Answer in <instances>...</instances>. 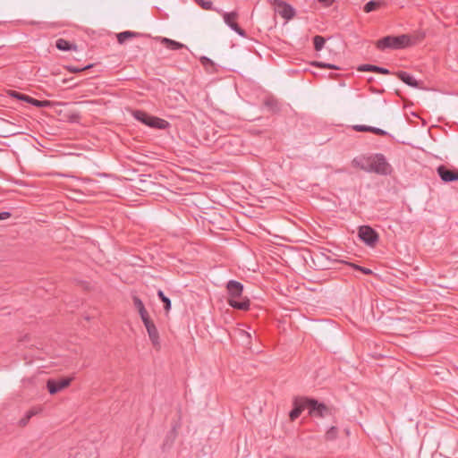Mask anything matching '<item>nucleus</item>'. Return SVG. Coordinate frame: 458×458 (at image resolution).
I'll use <instances>...</instances> for the list:
<instances>
[{
  "label": "nucleus",
  "instance_id": "f257e3e1",
  "mask_svg": "<svg viewBox=\"0 0 458 458\" xmlns=\"http://www.w3.org/2000/svg\"><path fill=\"white\" fill-rule=\"evenodd\" d=\"M411 45V38L408 35L386 36L377 40V47L379 50H385L386 48L392 49H403Z\"/></svg>",
  "mask_w": 458,
  "mask_h": 458
},
{
  "label": "nucleus",
  "instance_id": "f03ea898",
  "mask_svg": "<svg viewBox=\"0 0 458 458\" xmlns=\"http://www.w3.org/2000/svg\"><path fill=\"white\" fill-rule=\"evenodd\" d=\"M369 164V173H375L380 175H388L393 171L392 165L381 153L371 154Z\"/></svg>",
  "mask_w": 458,
  "mask_h": 458
},
{
  "label": "nucleus",
  "instance_id": "7ed1b4c3",
  "mask_svg": "<svg viewBox=\"0 0 458 458\" xmlns=\"http://www.w3.org/2000/svg\"><path fill=\"white\" fill-rule=\"evenodd\" d=\"M133 117L140 121V123H144L145 125H148L150 128L155 129H166L169 127V123L162 118H158L156 116L149 115L144 111L136 110L133 113Z\"/></svg>",
  "mask_w": 458,
  "mask_h": 458
},
{
  "label": "nucleus",
  "instance_id": "20e7f679",
  "mask_svg": "<svg viewBox=\"0 0 458 458\" xmlns=\"http://www.w3.org/2000/svg\"><path fill=\"white\" fill-rule=\"evenodd\" d=\"M358 234L360 239L370 247H374L379 240L378 233L369 225L360 226Z\"/></svg>",
  "mask_w": 458,
  "mask_h": 458
},
{
  "label": "nucleus",
  "instance_id": "39448f33",
  "mask_svg": "<svg viewBox=\"0 0 458 458\" xmlns=\"http://www.w3.org/2000/svg\"><path fill=\"white\" fill-rule=\"evenodd\" d=\"M223 16L225 23L230 27L233 31H235L238 35L241 37H247L246 32L244 30H242L236 22L235 21L239 17V13L236 11L231 12V13H225L221 10V13Z\"/></svg>",
  "mask_w": 458,
  "mask_h": 458
},
{
  "label": "nucleus",
  "instance_id": "423d86ee",
  "mask_svg": "<svg viewBox=\"0 0 458 458\" xmlns=\"http://www.w3.org/2000/svg\"><path fill=\"white\" fill-rule=\"evenodd\" d=\"M310 404L309 413L310 416L324 418L331 415V409L322 403H318L315 399L310 398L308 403Z\"/></svg>",
  "mask_w": 458,
  "mask_h": 458
},
{
  "label": "nucleus",
  "instance_id": "0eeeda50",
  "mask_svg": "<svg viewBox=\"0 0 458 458\" xmlns=\"http://www.w3.org/2000/svg\"><path fill=\"white\" fill-rule=\"evenodd\" d=\"M310 398L307 397H296L293 400V408L289 413L290 420L294 421L301 413L305 410H310V404L308 403Z\"/></svg>",
  "mask_w": 458,
  "mask_h": 458
},
{
  "label": "nucleus",
  "instance_id": "6e6552de",
  "mask_svg": "<svg viewBox=\"0 0 458 458\" xmlns=\"http://www.w3.org/2000/svg\"><path fill=\"white\" fill-rule=\"evenodd\" d=\"M72 377H64L58 380L48 379L47 387L51 394H55L70 386Z\"/></svg>",
  "mask_w": 458,
  "mask_h": 458
},
{
  "label": "nucleus",
  "instance_id": "1a4fd4ad",
  "mask_svg": "<svg viewBox=\"0 0 458 458\" xmlns=\"http://www.w3.org/2000/svg\"><path fill=\"white\" fill-rule=\"evenodd\" d=\"M226 290L229 295V299H238L243 297V284L238 281H228L226 284Z\"/></svg>",
  "mask_w": 458,
  "mask_h": 458
},
{
  "label": "nucleus",
  "instance_id": "9d476101",
  "mask_svg": "<svg viewBox=\"0 0 458 458\" xmlns=\"http://www.w3.org/2000/svg\"><path fill=\"white\" fill-rule=\"evenodd\" d=\"M144 326L147 329L148 337H149L152 344L154 345V347H156V348L159 347L160 346L159 333H158V330H157L156 325L154 324V322L152 320L147 321L144 324Z\"/></svg>",
  "mask_w": 458,
  "mask_h": 458
},
{
  "label": "nucleus",
  "instance_id": "9b49d317",
  "mask_svg": "<svg viewBox=\"0 0 458 458\" xmlns=\"http://www.w3.org/2000/svg\"><path fill=\"white\" fill-rule=\"evenodd\" d=\"M437 174L442 179V181L445 182H451L454 181H458V171L451 170L446 168L444 165H440L437 168Z\"/></svg>",
  "mask_w": 458,
  "mask_h": 458
},
{
  "label": "nucleus",
  "instance_id": "f8f14e48",
  "mask_svg": "<svg viewBox=\"0 0 458 458\" xmlns=\"http://www.w3.org/2000/svg\"><path fill=\"white\" fill-rule=\"evenodd\" d=\"M370 155L359 156L352 159V165L353 167L360 168L365 172L369 173Z\"/></svg>",
  "mask_w": 458,
  "mask_h": 458
},
{
  "label": "nucleus",
  "instance_id": "ddd939ff",
  "mask_svg": "<svg viewBox=\"0 0 458 458\" xmlns=\"http://www.w3.org/2000/svg\"><path fill=\"white\" fill-rule=\"evenodd\" d=\"M228 304L233 309L247 310L250 308V300L247 297L238 299H228Z\"/></svg>",
  "mask_w": 458,
  "mask_h": 458
},
{
  "label": "nucleus",
  "instance_id": "4468645a",
  "mask_svg": "<svg viewBox=\"0 0 458 458\" xmlns=\"http://www.w3.org/2000/svg\"><path fill=\"white\" fill-rule=\"evenodd\" d=\"M278 7L280 8L278 12L282 17L289 20L294 16L293 8L284 2H278Z\"/></svg>",
  "mask_w": 458,
  "mask_h": 458
},
{
  "label": "nucleus",
  "instance_id": "2eb2a0df",
  "mask_svg": "<svg viewBox=\"0 0 458 458\" xmlns=\"http://www.w3.org/2000/svg\"><path fill=\"white\" fill-rule=\"evenodd\" d=\"M358 71H360V72H375L382 73V74H390L389 70L383 68V67L377 66V65H373V64H361L358 67Z\"/></svg>",
  "mask_w": 458,
  "mask_h": 458
},
{
  "label": "nucleus",
  "instance_id": "dca6fc26",
  "mask_svg": "<svg viewBox=\"0 0 458 458\" xmlns=\"http://www.w3.org/2000/svg\"><path fill=\"white\" fill-rule=\"evenodd\" d=\"M397 77L403 82H404L405 84H407L411 87L417 88L419 86V82L414 79V77L406 72H403V71L398 72Z\"/></svg>",
  "mask_w": 458,
  "mask_h": 458
},
{
  "label": "nucleus",
  "instance_id": "f3484780",
  "mask_svg": "<svg viewBox=\"0 0 458 458\" xmlns=\"http://www.w3.org/2000/svg\"><path fill=\"white\" fill-rule=\"evenodd\" d=\"M161 43L168 49L170 50H179V49H182V48H188L185 45L180 43V42H177L175 40H173L171 38H162L161 39Z\"/></svg>",
  "mask_w": 458,
  "mask_h": 458
},
{
  "label": "nucleus",
  "instance_id": "a211bd4d",
  "mask_svg": "<svg viewBox=\"0 0 458 458\" xmlns=\"http://www.w3.org/2000/svg\"><path fill=\"white\" fill-rule=\"evenodd\" d=\"M55 47L61 51L76 50L77 47L64 38H58L55 41Z\"/></svg>",
  "mask_w": 458,
  "mask_h": 458
},
{
  "label": "nucleus",
  "instance_id": "6ab92c4d",
  "mask_svg": "<svg viewBox=\"0 0 458 458\" xmlns=\"http://www.w3.org/2000/svg\"><path fill=\"white\" fill-rule=\"evenodd\" d=\"M234 334L240 336L242 339L243 344H249L250 343L251 335L250 332L246 331L244 328L239 327L234 329Z\"/></svg>",
  "mask_w": 458,
  "mask_h": 458
},
{
  "label": "nucleus",
  "instance_id": "aec40b11",
  "mask_svg": "<svg viewBox=\"0 0 458 458\" xmlns=\"http://www.w3.org/2000/svg\"><path fill=\"white\" fill-rule=\"evenodd\" d=\"M265 106L272 111V112H277L279 111V103L274 97H267L264 100Z\"/></svg>",
  "mask_w": 458,
  "mask_h": 458
},
{
  "label": "nucleus",
  "instance_id": "412c9836",
  "mask_svg": "<svg viewBox=\"0 0 458 458\" xmlns=\"http://www.w3.org/2000/svg\"><path fill=\"white\" fill-rule=\"evenodd\" d=\"M196 4L199 5L202 9L207 11H215L217 13H221V10L215 8L213 6V3L209 0H195Z\"/></svg>",
  "mask_w": 458,
  "mask_h": 458
},
{
  "label": "nucleus",
  "instance_id": "4be33fe9",
  "mask_svg": "<svg viewBox=\"0 0 458 458\" xmlns=\"http://www.w3.org/2000/svg\"><path fill=\"white\" fill-rule=\"evenodd\" d=\"M140 34L134 31H123L117 34V40L120 44H123L127 39L138 37Z\"/></svg>",
  "mask_w": 458,
  "mask_h": 458
},
{
  "label": "nucleus",
  "instance_id": "5701e85b",
  "mask_svg": "<svg viewBox=\"0 0 458 458\" xmlns=\"http://www.w3.org/2000/svg\"><path fill=\"white\" fill-rule=\"evenodd\" d=\"M382 4H383V2L371 0L364 5L363 10L365 13H370V12L377 9L378 7H380Z\"/></svg>",
  "mask_w": 458,
  "mask_h": 458
},
{
  "label": "nucleus",
  "instance_id": "b1692460",
  "mask_svg": "<svg viewBox=\"0 0 458 458\" xmlns=\"http://www.w3.org/2000/svg\"><path fill=\"white\" fill-rule=\"evenodd\" d=\"M157 296L161 300V301L164 303V309L165 311H169L171 309V301L168 297H166L163 291L159 290L157 292Z\"/></svg>",
  "mask_w": 458,
  "mask_h": 458
},
{
  "label": "nucleus",
  "instance_id": "393cba45",
  "mask_svg": "<svg viewBox=\"0 0 458 458\" xmlns=\"http://www.w3.org/2000/svg\"><path fill=\"white\" fill-rule=\"evenodd\" d=\"M325 42H326V39L322 36H319V35L315 36L313 38V44H314L315 50L320 51L324 47Z\"/></svg>",
  "mask_w": 458,
  "mask_h": 458
},
{
  "label": "nucleus",
  "instance_id": "a878e982",
  "mask_svg": "<svg viewBox=\"0 0 458 458\" xmlns=\"http://www.w3.org/2000/svg\"><path fill=\"white\" fill-rule=\"evenodd\" d=\"M338 436V428L335 426L328 428V430L325 434V438L327 441L335 440Z\"/></svg>",
  "mask_w": 458,
  "mask_h": 458
},
{
  "label": "nucleus",
  "instance_id": "bb28decb",
  "mask_svg": "<svg viewBox=\"0 0 458 458\" xmlns=\"http://www.w3.org/2000/svg\"><path fill=\"white\" fill-rule=\"evenodd\" d=\"M30 104L36 107H50L52 103L49 100H38L31 98Z\"/></svg>",
  "mask_w": 458,
  "mask_h": 458
},
{
  "label": "nucleus",
  "instance_id": "cd10ccee",
  "mask_svg": "<svg viewBox=\"0 0 458 458\" xmlns=\"http://www.w3.org/2000/svg\"><path fill=\"white\" fill-rule=\"evenodd\" d=\"M92 66H93V64H89V65H86L84 67L67 65V66H65V69L67 71H69L70 72H72V73H78V72H81L82 71L88 70V69L91 68Z\"/></svg>",
  "mask_w": 458,
  "mask_h": 458
},
{
  "label": "nucleus",
  "instance_id": "c85d7f7f",
  "mask_svg": "<svg viewBox=\"0 0 458 458\" xmlns=\"http://www.w3.org/2000/svg\"><path fill=\"white\" fill-rule=\"evenodd\" d=\"M38 413V411L35 409H31L27 411L26 415L20 420V424L21 426H26L31 417Z\"/></svg>",
  "mask_w": 458,
  "mask_h": 458
},
{
  "label": "nucleus",
  "instance_id": "c756f323",
  "mask_svg": "<svg viewBox=\"0 0 458 458\" xmlns=\"http://www.w3.org/2000/svg\"><path fill=\"white\" fill-rule=\"evenodd\" d=\"M314 66H317V67H319V68H327V69H334V70H338L339 67L335 65V64H327V63H323V62H314L312 64Z\"/></svg>",
  "mask_w": 458,
  "mask_h": 458
},
{
  "label": "nucleus",
  "instance_id": "7c9ffc66",
  "mask_svg": "<svg viewBox=\"0 0 458 458\" xmlns=\"http://www.w3.org/2000/svg\"><path fill=\"white\" fill-rule=\"evenodd\" d=\"M138 311H139V314L140 316V318H141L143 324H145L147 321L151 320L145 307L140 310H138Z\"/></svg>",
  "mask_w": 458,
  "mask_h": 458
},
{
  "label": "nucleus",
  "instance_id": "2f4dec72",
  "mask_svg": "<svg viewBox=\"0 0 458 458\" xmlns=\"http://www.w3.org/2000/svg\"><path fill=\"white\" fill-rule=\"evenodd\" d=\"M138 311H139V314L140 316V318H141L143 324H145L147 321L151 320L145 307L140 310H138Z\"/></svg>",
  "mask_w": 458,
  "mask_h": 458
},
{
  "label": "nucleus",
  "instance_id": "473e14b6",
  "mask_svg": "<svg viewBox=\"0 0 458 458\" xmlns=\"http://www.w3.org/2000/svg\"><path fill=\"white\" fill-rule=\"evenodd\" d=\"M372 126H368V125H360V124H357V125H354L352 126V129L356 131H366V132H371V130H372Z\"/></svg>",
  "mask_w": 458,
  "mask_h": 458
},
{
  "label": "nucleus",
  "instance_id": "72a5a7b5",
  "mask_svg": "<svg viewBox=\"0 0 458 458\" xmlns=\"http://www.w3.org/2000/svg\"><path fill=\"white\" fill-rule=\"evenodd\" d=\"M352 267H353V268L355 270H359V271L362 272L365 275H371L372 274V270L368 268V267H361V266H359V265H355V264H352Z\"/></svg>",
  "mask_w": 458,
  "mask_h": 458
},
{
  "label": "nucleus",
  "instance_id": "f704fd0d",
  "mask_svg": "<svg viewBox=\"0 0 458 458\" xmlns=\"http://www.w3.org/2000/svg\"><path fill=\"white\" fill-rule=\"evenodd\" d=\"M132 301H133V304L137 310H140L145 307L142 301L138 296L134 295L132 297Z\"/></svg>",
  "mask_w": 458,
  "mask_h": 458
},
{
  "label": "nucleus",
  "instance_id": "c9c22d12",
  "mask_svg": "<svg viewBox=\"0 0 458 458\" xmlns=\"http://www.w3.org/2000/svg\"><path fill=\"white\" fill-rule=\"evenodd\" d=\"M8 95L13 98H16V99H19V100H21V98L24 94L22 93H20L18 91H15V90H10L8 92Z\"/></svg>",
  "mask_w": 458,
  "mask_h": 458
},
{
  "label": "nucleus",
  "instance_id": "e433bc0d",
  "mask_svg": "<svg viewBox=\"0 0 458 458\" xmlns=\"http://www.w3.org/2000/svg\"><path fill=\"white\" fill-rule=\"evenodd\" d=\"M371 132L379 135V136H386L387 135V132L380 128L373 127L371 130Z\"/></svg>",
  "mask_w": 458,
  "mask_h": 458
},
{
  "label": "nucleus",
  "instance_id": "4c0bfd02",
  "mask_svg": "<svg viewBox=\"0 0 458 458\" xmlns=\"http://www.w3.org/2000/svg\"><path fill=\"white\" fill-rule=\"evenodd\" d=\"M11 216V213L7 211L0 212V220L7 219Z\"/></svg>",
  "mask_w": 458,
  "mask_h": 458
},
{
  "label": "nucleus",
  "instance_id": "58836bf2",
  "mask_svg": "<svg viewBox=\"0 0 458 458\" xmlns=\"http://www.w3.org/2000/svg\"><path fill=\"white\" fill-rule=\"evenodd\" d=\"M30 100H31V97L25 95V94L21 98V101H24V102H27L30 104Z\"/></svg>",
  "mask_w": 458,
  "mask_h": 458
},
{
  "label": "nucleus",
  "instance_id": "ea45409f",
  "mask_svg": "<svg viewBox=\"0 0 458 458\" xmlns=\"http://www.w3.org/2000/svg\"><path fill=\"white\" fill-rule=\"evenodd\" d=\"M319 3H325V4H332L334 0H318Z\"/></svg>",
  "mask_w": 458,
  "mask_h": 458
}]
</instances>
